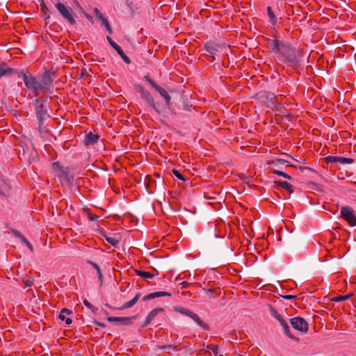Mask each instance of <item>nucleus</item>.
I'll use <instances>...</instances> for the list:
<instances>
[{
  "label": "nucleus",
  "mask_w": 356,
  "mask_h": 356,
  "mask_svg": "<svg viewBox=\"0 0 356 356\" xmlns=\"http://www.w3.org/2000/svg\"><path fill=\"white\" fill-rule=\"evenodd\" d=\"M158 348L161 350H166L168 353H170V351L176 350V347L173 345L161 346Z\"/></svg>",
  "instance_id": "nucleus-39"
},
{
  "label": "nucleus",
  "mask_w": 356,
  "mask_h": 356,
  "mask_svg": "<svg viewBox=\"0 0 356 356\" xmlns=\"http://www.w3.org/2000/svg\"><path fill=\"white\" fill-rule=\"evenodd\" d=\"M353 296V293L347 294L345 296H338L337 297H335L332 299V300L334 302H341L343 300H346L348 298H350Z\"/></svg>",
  "instance_id": "nucleus-37"
},
{
  "label": "nucleus",
  "mask_w": 356,
  "mask_h": 356,
  "mask_svg": "<svg viewBox=\"0 0 356 356\" xmlns=\"http://www.w3.org/2000/svg\"><path fill=\"white\" fill-rule=\"evenodd\" d=\"M98 325L100 326H104V324H102V323H98Z\"/></svg>",
  "instance_id": "nucleus-56"
},
{
  "label": "nucleus",
  "mask_w": 356,
  "mask_h": 356,
  "mask_svg": "<svg viewBox=\"0 0 356 356\" xmlns=\"http://www.w3.org/2000/svg\"><path fill=\"white\" fill-rule=\"evenodd\" d=\"M163 296H171V293H168V292H165V291H157V292H154V293H151L148 295H146L143 297V300H152V299H154L155 298H159V297H163Z\"/></svg>",
  "instance_id": "nucleus-22"
},
{
  "label": "nucleus",
  "mask_w": 356,
  "mask_h": 356,
  "mask_svg": "<svg viewBox=\"0 0 356 356\" xmlns=\"http://www.w3.org/2000/svg\"><path fill=\"white\" fill-rule=\"evenodd\" d=\"M56 8L58 9V10L60 12L61 15L71 24H74L76 23V21L74 18L72 10L67 8L63 3H57L56 4Z\"/></svg>",
  "instance_id": "nucleus-5"
},
{
  "label": "nucleus",
  "mask_w": 356,
  "mask_h": 356,
  "mask_svg": "<svg viewBox=\"0 0 356 356\" xmlns=\"http://www.w3.org/2000/svg\"><path fill=\"white\" fill-rule=\"evenodd\" d=\"M191 318L200 327H201L202 329L205 330H209V326L206 323H204L203 321L200 319V318L198 316L197 314L193 313Z\"/></svg>",
  "instance_id": "nucleus-26"
},
{
  "label": "nucleus",
  "mask_w": 356,
  "mask_h": 356,
  "mask_svg": "<svg viewBox=\"0 0 356 356\" xmlns=\"http://www.w3.org/2000/svg\"><path fill=\"white\" fill-rule=\"evenodd\" d=\"M53 78L49 71L46 70L42 76V81H40L41 86L43 88L50 89L52 86Z\"/></svg>",
  "instance_id": "nucleus-14"
},
{
  "label": "nucleus",
  "mask_w": 356,
  "mask_h": 356,
  "mask_svg": "<svg viewBox=\"0 0 356 356\" xmlns=\"http://www.w3.org/2000/svg\"><path fill=\"white\" fill-rule=\"evenodd\" d=\"M282 298L286 299V300H292V299L296 298V296H295V295H286V296H282Z\"/></svg>",
  "instance_id": "nucleus-50"
},
{
  "label": "nucleus",
  "mask_w": 356,
  "mask_h": 356,
  "mask_svg": "<svg viewBox=\"0 0 356 356\" xmlns=\"http://www.w3.org/2000/svg\"><path fill=\"white\" fill-rule=\"evenodd\" d=\"M273 184L275 189H278L279 187H282L289 191L290 193H293L292 185L285 181H274Z\"/></svg>",
  "instance_id": "nucleus-17"
},
{
  "label": "nucleus",
  "mask_w": 356,
  "mask_h": 356,
  "mask_svg": "<svg viewBox=\"0 0 356 356\" xmlns=\"http://www.w3.org/2000/svg\"><path fill=\"white\" fill-rule=\"evenodd\" d=\"M83 304L89 309L92 310V312L95 314L97 311V308L94 307L91 303H90L86 299L83 300Z\"/></svg>",
  "instance_id": "nucleus-42"
},
{
  "label": "nucleus",
  "mask_w": 356,
  "mask_h": 356,
  "mask_svg": "<svg viewBox=\"0 0 356 356\" xmlns=\"http://www.w3.org/2000/svg\"><path fill=\"white\" fill-rule=\"evenodd\" d=\"M104 238L108 243H109L114 247H116L119 243V240L116 237L104 235Z\"/></svg>",
  "instance_id": "nucleus-34"
},
{
  "label": "nucleus",
  "mask_w": 356,
  "mask_h": 356,
  "mask_svg": "<svg viewBox=\"0 0 356 356\" xmlns=\"http://www.w3.org/2000/svg\"><path fill=\"white\" fill-rule=\"evenodd\" d=\"M136 275L145 280L152 279L155 276L154 273L138 270H136Z\"/></svg>",
  "instance_id": "nucleus-32"
},
{
  "label": "nucleus",
  "mask_w": 356,
  "mask_h": 356,
  "mask_svg": "<svg viewBox=\"0 0 356 356\" xmlns=\"http://www.w3.org/2000/svg\"><path fill=\"white\" fill-rule=\"evenodd\" d=\"M270 311L271 315L273 316L276 319H277L278 321L280 323L281 325L283 327L284 333L290 339L298 341L299 339L291 334L289 324L287 323L286 321H285L284 320L282 316L280 314H278L277 311L274 307H273L271 306H270Z\"/></svg>",
  "instance_id": "nucleus-4"
},
{
  "label": "nucleus",
  "mask_w": 356,
  "mask_h": 356,
  "mask_svg": "<svg viewBox=\"0 0 356 356\" xmlns=\"http://www.w3.org/2000/svg\"><path fill=\"white\" fill-rule=\"evenodd\" d=\"M135 90L137 92H139L140 94L143 93V92H145V90H144V88L143 87H141L140 86H137L136 88H135Z\"/></svg>",
  "instance_id": "nucleus-49"
},
{
  "label": "nucleus",
  "mask_w": 356,
  "mask_h": 356,
  "mask_svg": "<svg viewBox=\"0 0 356 356\" xmlns=\"http://www.w3.org/2000/svg\"><path fill=\"white\" fill-rule=\"evenodd\" d=\"M49 17H49V16H48L47 17H46V18H45V20H49Z\"/></svg>",
  "instance_id": "nucleus-55"
},
{
  "label": "nucleus",
  "mask_w": 356,
  "mask_h": 356,
  "mask_svg": "<svg viewBox=\"0 0 356 356\" xmlns=\"http://www.w3.org/2000/svg\"><path fill=\"white\" fill-rule=\"evenodd\" d=\"M172 173L175 175V176L177 179H180V180H181V181H186V178L184 177V175H182L180 173V172H179V170H176V169H173V170H172Z\"/></svg>",
  "instance_id": "nucleus-43"
},
{
  "label": "nucleus",
  "mask_w": 356,
  "mask_h": 356,
  "mask_svg": "<svg viewBox=\"0 0 356 356\" xmlns=\"http://www.w3.org/2000/svg\"><path fill=\"white\" fill-rule=\"evenodd\" d=\"M140 96H141V98L145 102L147 105L152 107L156 112H157L159 113H161L160 110L156 106V105L154 102V97H152V95L150 94V92L149 91L145 90V92H143V93L140 94Z\"/></svg>",
  "instance_id": "nucleus-10"
},
{
  "label": "nucleus",
  "mask_w": 356,
  "mask_h": 356,
  "mask_svg": "<svg viewBox=\"0 0 356 356\" xmlns=\"http://www.w3.org/2000/svg\"><path fill=\"white\" fill-rule=\"evenodd\" d=\"M328 163H340L341 164H350L353 163V159L341 156H329L326 157Z\"/></svg>",
  "instance_id": "nucleus-15"
},
{
  "label": "nucleus",
  "mask_w": 356,
  "mask_h": 356,
  "mask_svg": "<svg viewBox=\"0 0 356 356\" xmlns=\"http://www.w3.org/2000/svg\"><path fill=\"white\" fill-rule=\"evenodd\" d=\"M341 216L348 222H356L355 212L350 207H342L341 208Z\"/></svg>",
  "instance_id": "nucleus-8"
},
{
  "label": "nucleus",
  "mask_w": 356,
  "mask_h": 356,
  "mask_svg": "<svg viewBox=\"0 0 356 356\" xmlns=\"http://www.w3.org/2000/svg\"><path fill=\"white\" fill-rule=\"evenodd\" d=\"M191 107H192V105H190V104H185L184 105V109H185V110H186V111H189V110H191Z\"/></svg>",
  "instance_id": "nucleus-52"
},
{
  "label": "nucleus",
  "mask_w": 356,
  "mask_h": 356,
  "mask_svg": "<svg viewBox=\"0 0 356 356\" xmlns=\"http://www.w3.org/2000/svg\"><path fill=\"white\" fill-rule=\"evenodd\" d=\"M350 225L351 226H355V225H356V224H355V223L350 224Z\"/></svg>",
  "instance_id": "nucleus-57"
},
{
  "label": "nucleus",
  "mask_w": 356,
  "mask_h": 356,
  "mask_svg": "<svg viewBox=\"0 0 356 356\" xmlns=\"http://www.w3.org/2000/svg\"><path fill=\"white\" fill-rule=\"evenodd\" d=\"M103 25L106 27L109 33H112V29L108 21H104V24Z\"/></svg>",
  "instance_id": "nucleus-48"
},
{
  "label": "nucleus",
  "mask_w": 356,
  "mask_h": 356,
  "mask_svg": "<svg viewBox=\"0 0 356 356\" xmlns=\"http://www.w3.org/2000/svg\"><path fill=\"white\" fill-rule=\"evenodd\" d=\"M72 2L74 4V6L77 8L78 10H79L81 12L83 11V8L81 6L80 3H79V1L77 0H72Z\"/></svg>",
  "instance_id": "nucleus-47"
},
{
  "label": "nucleus",
  "mask_w": 356,
  "mask_h": 356,
  "mask_svg": "<svg viewBox=\"0 0 356 356\" xmlns=\"http://www.w3.org/2000/svg\"><path fill=\"white\" fill-rule=\"evenodd\" d=\"M219 356H223V355H220Z\"/></svg>",
  "instance_id": "nucleus-58"
},
{
  "label": "nucleus",
  "mask_w": 356,
  "mask_h": 356,
  "mask_svg": "<svg viewBox=\"0 0 356 356\" xmlns=\"http://www.w3.org/2000/svg\"><path fill=\"white\" fill-rule=\"evenodd\" d=\"M106 39L109 44L112 46L113 49H115V51L118 52V54L120 55L121 58L126 63H130V59L129 57L124 53L121 47L117 44L109 36L106 37Z\"/></svg>",
  "instance_id": "nucleus-12"
},
{
  "label": "nucleus",
  "mask_w": 356,
  "mask_h": 356,
  "mask_svg": "<svg viewBox=\"0 0 356 356\" xmlns=\"http://www.w3.org/2000/svg\"><path fill=\"white\" fill-rule=\"evenodd\" d=\"M140 297V294L137 293L131 300L124 302L122 305V306L119 308V309L122 310V309H127V308H130V307H133L138 302Z\"/></svg>",
  "instance_id": "nucleus-28"
},
{
  "label": "nucleus",
  "mask_w": 356,
  "mask_h": 356,
  "mask_svg": "<svg viewBox=\"0 0 356 356\" xmlns=\"http://www.w3.org/2000/svg\"><path fill=\"white\" fill-rule=\"evenodd\" d=\"M14 72L13 68L8 67L4 63L0 64V77L10 75Z\"/></svg>",
  "instance_id": "nucleus-27"
},
{
  "label": "nucleus",
  "mask_w": 356,
  "mask_h": 356,
  "mask_svg": "<svg viewBox=\"0 0 356 356\" xmlns=\"http://www.w3.org/2000/svg\"><path fill=\"white\" fill-rule=\"evenodd\" d=\"M112 220H115V221L120 220V216H113Z\"/></svg>",
  "instance_id": "nucleus-54"
},
{
  "label": "nucleus",
  "mask_w": 356,
  "mask_h": 356,
  "mask_svg": "<svg viewBox=\"0 0 356 356\" xmlns=\"http://www.w3.org/2000/svg\"><path fill=\"white\" fill-rule=\"evenodd\" d=\"M87 263L88 264L91 265L95 269V270L97 272V275L99 280V282H100V284L102 285L103 282H104V277H103L100 266L97 264H96L92 261H88Z\"/></svg>",
  "instance_id": "nucleus-25"
},
{
  "label": "nucleus",
  "mask_w": 356,
  "mask_h": 356,
  "mask_svg": "<svg viewBox=\"0 0 356 356\" xmlns=\"http://www.w3.org/2000/svg\"><path fill=\"white\" fill-rule=\"evenodd\" d=\"M11 195V187L0 175V196L6 197Z\"/></svg>",
  "instance_id": "nucleus-13"
},
{
  "label": "nucleus",
  "mask_w": 356,
  "mask_h": 356,
  "mask_svg": "<svg viewBox=\"0 0 356 356\" xmlns=\"http://www.w3.org/2000/svg\"><path fill=\"white\" fill-rule=\"evenodd\" d=\"M257 98L261 102L275 104L277 103V98L273 92L261 90L257 94Z\"/></svg>",
  "instance_id": "nucleus-6"
},
{
  "label": "nucleus",
  "mask_w": 356,
  "mask_h": 356,
  "mask_svg": "<svg viewBox=\"0 0 356 356\" xmlns=\"http://www.w3.org/2000/svg\"><path fill=\"white\" fill-rule=\"evenodd\" d=\"M64 175V177L65 178L66 181L68 184H71L72 181H74V176L70 173H67L66 172H63Z\"/></svg>",
  "instance_id": "nucleus-41"
},
{
  "label": "nucleus",
  "mask_w": 356,
  "mask_h": 356,
  "mask_svg": "<svg viewBox=\"0 0 356 356\" xmlns=\"http://www.w3.org/2000/svg\"><path fill=\"white\" fill-rule=\"evenodd\" d=\"M267 13H268V15L269 17L270 22L273 24H275L277 22L276 17H275L274 13L273 12L271 8L269 6L267 8Z\"/></svg>",
  "instance_id": "nucleus-35"
},
{
  "label": "nucleus",
  "mask_w": 356,
  "mask_h": 356,
  "mask_svg": "<svg viewBox=\"0 0 356 356\" xmlns=\"http://www.w3.org/2000/svg\"><path fill=\"white\" fill-rule=\"evenodd\" d=\"M206 347L208 350H207L205 353H209V350H212L216 355H218L219 348L218 346L214 344H209L207 345Z\"/></svg>",
  "instance_id": "nucleus-38"
},
{
  "label": "nucleus",
  "mask_w": 356,
  "mask_h": 356,
  "mask_svg": "<svg viewBox=\"0 0 356 356\" xmlns=\"http://www.w3.org/2000/svg\"><path fill=\"white\" fill-rule=\"evenodd\" d=\"M136 315L130 317H108L107 318L108 322H115L121 325H129L132 324V320L136 319Z\"/></svg>",
  "instance_id": "nucleus-11"
},
{
  "label": "nucleus",
  "mask_w": 356,
  "mask_h": 356,
  "mask_svg": "<svg viewBox=\"0 0 356 356\" xmlns=\"http://www.w3.org/2000/svg\"><path fill=\"white\" fill-rule=\"evenodd\" d=\"M72 314V311L68 309H66V308H63L60 314H59V318L61 320V321H65V323L67 324V325H70L72 323V319L70 318H66V314Z\"/></svg>",
  "instance_id": "nucleus-24"
},
{
  "label": "nucleus",
  "mask_w": 356,
  "mask_h": 356,
  "mask_svg": "<svg viewBox=\"0 0 356 356\" xmlns=\"http://www.w3.org/2000/svg\"><path fill=\"white\" fill-rule=\"evenodd\" d=\"M290 323L293 328L302 332L308 330V323L301 317H294L290 319Z\"/></svg>",
  "instance_id": "nucleus-7"
},
{
  "label": "nucleus",
  "mask_w": 356,
  "mask_h": 356,
  "mask_svg": "<svg viewBox=\"0 0 356 356\" xmlns=\"http://www.w3.org/2000/svg\"><path fill=\"white\" fill-rule=\"evenodd\" d=\"M40 3V6H41V10L43 13H46L47 11L49 10L48 8L47 7V6L45 5L44 2V0H40L39 1Z\"/></svg>",
  "instance_id": "nucleus-45"
},
{
  "label": "nucleus",
  "mask_w": 356,
  "mask_h": 356,
  "mask_svg": "<svg viewBox=\"0 0 356 356\" xmlns=\"http://www.w3.org/2000/svg\"><path fill=\"white\" fill-rule=\"evenodd\" d=\"M240 356H241V355H240Z\"/></svg>",
  "instance_id": "nucleus-59"
},
{
  "label": "nucleus",
  "mask_w": 356,
  "mask_h": 356,
  "mask_svg": "<svg viewBox=\"0 0 356 356\" xmlns=\"http://www.w3.org/2000/svg\"><path fill=\"white\" fill-rule=\"evenodd\" d=\"M279 54L284 58L286 62L291 65L300 64L299 51L288 43H283L281 45Z\"/></svg>",
  "instance_id": "nucleus-2"
},
{
  "label": "nucleus",
  "mask_w": 356,
  "mask_h": 356,
  "mask_svg": "<svg viewBox=\"0 0 356 356\" xmlns=\"http://www.w3.org/2000/svg\"><path fill=\"white\" fill-rule=\"evenodd\" d=\"M268 234H273L274 233V229L269 226L268 227Z\"/></svg>",
  "instance_id": "nucleus-53"
},
{
  "label": "nucleus",
  "mask_w": 356,
  "mask_h": 356,
  "mask_svg": "<svg viewBox=\"0 0 356 356\" xmlns=\"http://www.w3.org/2000/svg\"><path fill=\"white\" fill-rule=\"evenodd\" d=\"M23 282L26 284V286H31L33 284L34 280L32 278L29 280H23Z\"/></svg>",
  "instance_id": "nucleus-46"
},
{
  "label": "nucleus",
  "mask_w": 356,
  "mask_h": 356,
  "mask_svg": "<svg viewBox=\"0 0 356 356\" xmlns=\"http://www.w3.org/2000/svg\"><path fill=\"white\" fill-rule=\"evenodd\" d=\"M293 224H284L282 226H276L275 229L276 232H279V234L281 236L284 232L286 233H291L293 229Z\"/></svg>",
  "instance_id": "nucleus-21"
},
{
  "label": "nucleus",
  "mask_w": 356,
  "mask_h": 356,
  "mask_svg": "<svg viewBox=\"0 0 356 356\" xmlns=\"http://www.w3.org/2000/svg\"><path fill=\"white\" fill-rule=\"evenodd\" d=\"M206 49L207 52L211 54H214L216 51H218L221 47L217 44H205Z\"/></svg>",
  "instance_id": "nucleus-30"
},
{
  "label": "nucleus",
  "mask_w": 356,
  "mask_h": 356,
  "mask_svg": "<svg viewBox=\"0 0 356 356\" xmlns=\"http://www.w3.org/2000/svg\"><path fill=\"white\" fill-rule=\"evenodd\" d=\"M144 79L148 81L150 85L156 90L159 88V85H157L149 76H145Z\"/></svg>",
  "instance_id": "nucleus-44"
},
{
  "label": "nucleus",
  "mask_w": 356,
  "mask_h": 356,
  "mask_svg": "<svg viewBox=\"0 0 356 356\" xmlns=\"http://www.w3.org/2000/svg\"><path fill=\"white\" fill-rule=\"evenodd\" d=\"M94 13L95 14L97 18L101 21L102 24H104V21L105 22H107L108 20L103 16V15L102 14V13L97 9V8H95L94 9Z\"/></svg>",
  "instance_id": "nucleus-36"
},
{
  "label": "nucleus",
  "mask_w": 356,
  "mask_h": 356,
  "mask_svg": "<svg viewBox=\"0 0 356 356\" xmlns=\"http://www.w3.org/2000/svg\"><path fill=\"white\" fill-rule=\"evenodd\" d=\"M34 108L38 124V129L40 133H42L44 131V122L49 118L48 108L47 104L39 99L34 100Z\"/></svg>",
  "instance_id": "nucleus-1"
},
{
  "label": "nucleus",
  "mask_w": 356,
  "mask_h": 356,
  "mask_svg": "<svg viewBox=\"0 0 356 356\" xmlns=\"http://www.w3.org/2000/svg\"><path fill=\"white\" fill-rule=\"evenodd\" d=\"M98 140L99 136L97 134L90 132L86 134L83 142L86 145H92L96 143Z\"/></svg>",
  "instance_id": "nucleus-19"
},
{
  "label": "nucleus",
  "mask_w": 356,
  "mask_h": 356,
  "mask_svg": "<svg viewBox=\"0 0 356 356\" xmlns=\"http://www.w3.org/2000/svg\"><path fill=\"white\" fill-rule=\"evenodd\" d=\"M83 215L87 216L90 221H97L99 216L91 213L89 209L86 208L83 209Z\"/></svg>",
  "instance_id": "nucleus-29"
},
{
  "label": "nucleus",
  "mask_w": 356,
  "mask_h": 356,
  "mask_svg": "<svg viewBox=\"0 0 356 356\" xmlns=\"http://www.w3.org/2000/svg\"><path fill=\"white\" fill-rule=\"evenodd\" d=\"M271 164L273 166L277 167L278 168H282V165H291L288 161H286V160H284L282 159H276L275 160H273L271 161Z\"/></svg>",
  "instance_id": "nucleus-31"
},
{
  "label": "nucleus",
  "mask_w": 356,
  "mask_h": 356,
  "mask_svg": "<svg viewBox=\"0 0 356 356\" xmlns=\"http://www.w3.org/2000/svg\"><path fill=\"white\" fill-rule=\"evenodd\" d=\"M272 172L273 174H275L277 175H279V176H282L287 179H291V177L290 175H289L288 174L281 171V170H273L272 171Z\"/></svg>",
  "instance_id": "nucleus-40"
},
{
  "label": "nucleus",
  "mask_w": 356,
  "mask_h": 356,
  "mask_svg": "<svg viewBox=\"0 0 356 356\" xmlns=\"http://www.w3.org/2000/svg\"><path fill=\"white\" fill-rule=\"evenodd\" d=\"M22 76L26 88L33 90L35 95H38L39 92L42 89L40 81H38L35 76L31 74H23Z\"/></svg>",
  "instance_id": "nucleus-3"
},
{
  "label": "nucleus",
  "mask_w": 356,
  "mask_h": 356,
  "mask_svg": "<svg viewBox=\"0 0 356 356\" xmlns=\"http://www.w3.org/2000/svg\"><path fill=\"white\" fill-rule=\"evenodd\" d=\"M180 285L181 286V288H187L189 285V283L188 282H183L180 284Z\"/></svg>",
  "instance_id": "nucleus-51"
},
{
  "label": "nucleus",
  "mask_w": 356,
  "mask_h": 356,
  "mask_svg": "<svg viewBox=\"0 0 356 356\" xmlns=\"http://www.w3.org/2000/svg\"><path fill=\"white\" fill-rule=\"evenodd\" d=\"M10 231L15 237L18 238L22 243H24L31 252H33V245L19 231L13 229H10Z\"/></svg>",
  "instance_id": "nucleus-16"
},
{
  "label": "nucleus",
  "mask_w": 356,
  "mask_h": 356,
  "mask_svg": "<svg viewBox=\"0 0 356 356\" xmlns=\"http://www.w3.org/2000/svg\"><path fill=\"white\" fill-rule=\"evenodd\" d=\"M174 309H175V311L181 313V314H184V315L187 316L188 317H191V315L193 313V312H191L188 309H186V308H184V307H176L174 308Z\"/></svg>",
  "instance_id": "nucleus-33"
},
{
  "label": "nucleus",
  "mask_w": 356,
  "mask_h": 356,
  "mask_svg": "<svg viewBox=\"0 0 356 356\" xmlns=\"http://www.w3.org/2000/svg\"><path fill=\"white\" fill-rule=\"evenodd\" d=\"M231 232V224H216V238H224L227 235V232Z\"/></svg>",
  "instance_id": "nucleus-9"
},
{
  "label": "nucleus",
  "mask_w": 356,
  "mask_h": 356,
  "mask_svg": "<svg viewBox=\"0 0 356 356\" xmlns=\"http://www.w3.org/2000/svg\"><path fill=\"white\" fill-rule=\"evenodd\" d=\"M156 90L160 94V95L161 97H163L164 98L167 107L168 108H170V104H171V102H170L171 97H170V95L167 92V91L164 88L160 87L159 86V88H157L156 89Z\"/></svg>",
  "instance_id": "nucleus-23"
},
{
  "label": "nucleus",
  "mask_w": 356,
  "mask_h": 356,
  "mask_svg": "<svg viewBox=\"0 0 356 356\" xmlns=\"http://www.w3.org/2000/svg\"><path fill=\"white\" fill-rule=\"evenodd\" d=\"M283 43L276 39L269 40L268 47L272 51L279 53Z\"/></svg>",
  "instance_id": "nucleus-20"
},
{
  "label": "nucleus",
  "mask_w": 356,
  "mask_h": 356,
  "mask_svg": "<svg viewBox=\"0 0 356 356\" xmlns=\"http://www.w3.org/2000/svg\"><path fill=\"white\" fill-rule=\"evenodd\" d=\"M163 311L164 309L163 308H156L151 311L147 316L145 323L142 325V327L147 326L159 312H162Z\"/></svg>",
  "instance_id": "nucleus-18"
}]
</instances>
